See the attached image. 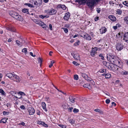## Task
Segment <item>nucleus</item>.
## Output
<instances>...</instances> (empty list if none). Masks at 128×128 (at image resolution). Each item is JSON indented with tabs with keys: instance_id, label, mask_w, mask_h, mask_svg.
Here are the masks:
<instances>
[{
	"instance_id": "f257e3e1",
	"label": "nucleus",
	"mask_w": 128,
	"mask_h": 128,
	"mask_svg": "<svg viewBox=\"0 0 128 128\" xmlns=\"http://www.w3.org/2000/svg\"><path fill=\"white\" fill-rule=\"evenodd\" d=\"M10 15L13 18L18 20L20 21H22L23 20L22 17L16 12H10Z\"/></svg>"
},
{
	"instance_id": "f03ea898",
	"label": "nucleus",
	"mask_w": 128,
	"mask_h": 128,
	"mask_svg": "<svg viewBox=\"0 0 128 128\" xmlns=\"http://www.w3.org/2000/svg\"><path fill=\"white\" fill-rule=\"evenodd\" d=\"M44 12L50 15H53L56 14L57 11L56 10L51 8L50 10H45Z\"/></svg>"
},
{
	"instance_id": "7ed1b4c3",
	"label": "nucleus",
	"mask_w": 128,
	"mask_h": 128,
	"mask_svg": "<svg viewBox=\"0 0 128 128\" xmlns=\"http://www.w3.org/2000/svg\"><path fill=\"white\" fill-rule=\"evenodd\" d=\"M12 80L18 82H20V80L19 77L15 74H14Z\"/></svg>"
},
{
	"instance_id": "20e7f679",
	"label": "nucleus",
	"mask_w": 128,
	"mask_h": 128,
	"mask_svg": "<svg viewBox=\"0 0 128 128\" xmlns=\"http://www.w3.org/2000/svg\"><path fill=\"white\" fill-rule=\"evenodd\" d=\"M123 48V46L121 42L117 43L116 46V49L120 51L122 50Z\"/></svg>"
},
{
	"instance_id": "39448f33",
	"label": "nucleus",
	"mask_w": 128,
	"mask_h": 128,
	"mask_svg": "<svg viewBox=\"0 0 128 128\" xmlns=\"http://www.w3.org/2000/svg\"><path fill=\"white\" fill-rule=\"evenodd\" d=\"M115 56L113 58H112L109 61L112 64L116 65H118L120 63V62L118 61L115 60Z\"/></svg>"
},
{
	"instance_id": "423d86ee",
	"label": "nucleus",
	"mask_w": 128,
	"mask_h": 128,
	"mask_svg": "<svg viewBox=\"0 0 128 128\" xmlns=\"http://www.w3.org/2000/svg\"><path fill=\"white\" fill-rule=\"evenodd\" d=\"M80 36L87 40H90L91 39V38L90 36L86 33L82 34Z\"/></svg>"
},
{
	"instance_id": "0eeeda50",
	"label": "nucleus",
	"mask_w": 128,
	"mask_h": 128,
	"mask_svg": "<svg viewBox=\"0 0 128 128\" xmlns=\"http://www.w3.org/2000/svg\"><path fill=\"white\" fill-rule=\"evenodd\" d=\"M42 3V0H34V4L35 6H40Z\"/></svg>"
},
{
	"instance_id": "6e6552de",
	"label": "nucleus",
	"mask_w": 128,
	"mask_h": 128,
	"mask_svg": "<svg viewBox=\"0 0 128 128\" xmlns=\"http://www.w3.org/2000/svg\"><path fill=\"white\" fill-rule=\"evenodd\" d=\"M28 110L30 115H33L35 113V111L34 109L31 107H28Z\"/></svg>"
},
{
	"instance_id": "1a4fd4ad",
	"label": "nucleus",
	"mask_w": 128,
	"mask_h": 128,
	"mask_svg": "<svg viewBox=\"0 0 128 128\" xmlns=\"http://www.w3.org/2000/svg\"><path fill=\"white\" fill-rule=\"evenodd\" d=\"M70 14L69 12L66 13L65 14L64 16V19L65 20H68L70 17Z\"/></svg>"
},
{
	"instance_id": "9d476101",
	"label": "nucleus",
	"mask_w": 128,
	"mask_h": 128,
	"mask_svg": "<svg viewBox=\"0 0 128 128\" xmlns=\"http://www.w3.org/2000/svg\"><path fill=\"white\" fill-rule=\"evenodd\" d=\"M123 40H124L125 42L128 43V32L124 33Z\"/></svg>"
},
{
	"instance_id": "9b49d317",
	"label": "nucleus",
	"mask_w": 128,
	"mask_h": 128,
	"mask_svg": "<svg viewBox=\"0 0 128 128\" xmlns=\"http://www.w3.org/2000/svg\"><path fill=\"white\" fill-rule=\"evenodd\" d=\"M107 58L108 61L110 60L112 58H113L114 57V55L111 53H109L106 56Z\"/></svg>"
},
{
	"instance_id": "f8f14e48",
	"label": "nucleus",
	"mask_w": 128,
	"mask_h": 128,
	"mask_svg": "<svg viewBox=\"0 0 128 128\" xmlns=\"http://www.w3.org/2000/svg\"><path fill=\"white\" fill-rule=\"evenodd\" d=\"M73 58L76 60H80V57L79 54H72Z\"/></svg>"
},
{
	"instance_id": "ddd939ff",
	"label": "nucleus",
	"mask_w": 128,
	"mask_h": 128,
	"mask_svg": "<svg viewBox=\"0 0 128 128\" xmlns=\"http://www.w3.org/2000/svg\"><path fill=\"white\" fill-rule=\"evenodd\" d=\"M107 31V29L104 26L102 27L100 29V32L101 34H103L105 33Z\"/></svg>"
},
{
	"instance_id": "4468645a",
	"label": "nucleus",
	"mask_w": 128,
	"mask_h": 128,
	"mask_svg": "<svg viewBox=\"0 0 128 128\" xmlns=\"http://www.w3.org/2000/svg\"><path fill=\"white\" fill-rule=\"evenodd\" d=\"M108 18L112 21H114L116 20V18L113 15H110L108 16Z\"/></svg>"
},
{
	"instance_id": "2eb2a0df",
	"label": "nucleus",
	"mask_w": 128,
	"mask_h": 128,
	"mask_svg": "<svg viewBox=\"0 0 128 128\" xmlns=\"http://www.w3.org/2000/svg\"><path fill=\"white\" fill-rule=\"evenodd\" d=\"M42 105L44 110L45 111L47 112V110L46 107V104L45 103L43 102H42Z\"/></svg>"
},
{
	"instance_id": "dca6fc26",
	"label": "nucleus",
	"mask_w": 128,
	"mask_h": 128,
	"mask_svg": "<svg viewBox=\"0 0 128 128\" xmlns=\"http://www.w3.org/2000/svg\"><path fill=\"white\" fill-rule=\"evenodd\" d=\"M14 75V74H12L11 73H8L7 74L6 76L12 80V78Z\"/></svg>"
},
{
	"instance_id": "f3484780",
	"label": "nucleus",
	"mask_w": 128,
	"mask_h": 128,
	"mask_svg": "<svg viewBox=\"0 0 128 128\" xmlns=\"http://www.w3.org/2000/svg\"><path fill=\"white\" fill-rule=\"evenodd\" d=\"M70 101L72 103H74V100L75 99L72 96H70L69 97Z\"/></svg>"
},
{
	"instance_id": "a211bd4d",
	"label": "nucleus",
	"mask_w": 128,
	"mask_h": 128,
	"mask_svg": "<svg viewBox=\"0 0 128 128\" xmlns=\"http://www.w3.org/2000/svg\"><path fill=\"white\" fill-rule=\"evenodd\" d=\"M16 42L17 45L20 47H21L22 45V43L20 42L19 41L16 40Z\"/></svg>"
},
{
	"instance_id": "6ab92c4d",
	"label": "nucleus",
	"mask_w": 128,
	"mask_h": 128,
	"mask_svg": "<svg viewBox=\"0 0 128 128\" xmlns=\"http://www.w3.org/2000/svg\"><path fill=\"white\" fill-rule=\"evenodd\" d=\"M6 28L7 30H9L10 31L12 32H15V30H14L13 29V28L12 27H6Z\"/></svg>"
},
{
	"instance_id": "aec40b11",
	"label": "nucleus",
	"mask_w": 128,
	"mask_h": 128,
	"mask_svg": "<svg viewBox=\"0 0 128 128\" xmlns=\"http://www.w3.org/2000/svg\"><path fill=\"white\" fill-rule=\"evenodd\" d=\"M81 75L82 76L85 80L88 77V75L85 73H81Z\"/></svg>"
},
{
	"instance_id": "412c9836",
	"label": "nucleus",
	"mask_w": 128,
	"mask_h": 128,
	"mask_svg": "<svg viewBox=\"0 0 128 128\" xmlns=\"http://www.w3.org/2000/svg\"><path fill=\"white\" fill-rule=\"evenodd\" d=\"M24 5L26 6H27L31 8H33L34 7V6L32 4L30 3H25Z\"/></svg>"
},
{
	"instance_id": "4be33fe9",
	"label": "nucleus",
	"mask_w": 128,
	"mask_h": 128,
	"mask_svg": "<svg viewBox=\"0 0 128 128\" xmlns=\"http://www.w3.org/2000/svg\"><path fill=\"white\" fill-rule=\"evenodd\" d=\"M96 52L94 51L93 50H92L90 53V55L92 56H95V54Z\"/></svg>"
},
{
	"instance_id": "5701e85b",
	"label": "nucleus",
	"mask_w": 128,
	"mask_h": 128,
	"mask_svg": "<svg viewBox=\"0 0 128 128\" xmlns=\"http://www.w3.org/2000/svg\"><path fill=\"white\" fill-rule=\"evenodd\" d=\"M106 70L105 69H102L100 70V72L102 73H106Z\"/></svg>"
},
{
	"instance_id": "b1692460",
	"label": "nucleus",
	"mask_w": 128,
	"mask_h": 128,
	"mask_svg": "<svg viewBox=\"0 0 128 128\" xmlns=\"http://www.w3.org/2000/svg\"><path fill=\"white\" fill-rule=\"evenodd\" d=\"M34 22H35V23L37 24H40V22H42L43 24H44V23L41 21H40L38 20L37 19H35L34 20Z\"/></svg>"
},
{
	"instance_id": "393cba45",
	"label": "nucleus",
	"mask_w": 128,
	"mask_h": 128,
	"mask_svg": "<svg viewBox=\"0 0 128 128\" xmlns=\"http://www.w3.org/2000/svg\"><path fill=\"white\" fill-rule=\"evenodd\" d=\"M6 121V118H4L1 119L0 121V123L2 122L4 123H5Z\"/></svg>"
},
{
	"instance_id": "a878e982",
	"label": "nucleus",
	"mask_w": 128,
	"mask_h": 128,
	"mask_svg": "<svg viewBox=\"0 0 128 128\" xmlns=\"http://www.w3.org/2000/svg\"><path fill=\"white\" fill-rule=\"evenodd\" d=\"M28 10V9L24 8L22 10V12L24 13H26L27 14H28L29 13Z\"/></svg>"
},
{
	"instance_id": "bb28decb",
	"label": "nucleus",
	"mask_w": 128,
	"mask_h": 128,
	"mask_svg": "<svg viewBox=\"0 0 128 128\" xmlns=\"http://www.w3.org/2000/svg\"><path fill=\"white\" fill-rule=\"evenodd\" d=\"M105 77L106 78H109L111 77V75L110 74H106L105 75Z\"/></svg>"
},
{
	"instance_id": "cd10ccee",
	"label": "nucleus",
	"mask_w": 128,
	"mask_h": 128,
	"mask_svg": "<svg viewBox=\"0 0 128 128\" xmlns=\"http://www.w3.org/2000/svg\"><path fill=\"white\" fill-rule=\"evenodd\" d=\"M0 93H1L2 95H5L6 94L5 93L3 90L1 88H0Z\"/></svg>"
},
{
	"instance_id": "c85d7f7f",
	"label": "nucleus",
	"mask_w": 128,
	"mask_h": 128,
	"mask_svg": "<svg viewBox=\"0 0 128 128\" xmlns=\"http://www.w3.org/2000/svg\"><path fill=\"white\" fill-rule=\"evenodd\" d=\"M10 93L12 94L13 96H15V95L18 93L17 92H14V91H11L10 92Z\"/></svg>"
},
{
	"instance_id": "c756f323",
	"label": "nucleus",
	"mask_w": 128,
	"mask_h": 128,
	"mask_svg": "<svg viewBox=\"0 0 128 128\" xmlns=\"http://www.w3.org/2000/svg\"><path fill=\"white\" fill-rule=\"evenodd\" d=\"M122 74L124 75H128V72L126 71H122Z\"/></svg>"
},
{
	"instance_id": "7c9ffc66",
	"label": "nucleus",
	"mask_w": 128,
	"mask_h": 128,
	"mask_svg": "<svg viewBox=\"0 0 128 128\" xmlns=\"http://www.w3.org/2000/svg\"><path fill=\"white\" fill-rule=\"evenodd\" d=\"M122 4L125 6L128 7V2L127 1H126L123 2Z\"/></svg>"
},
{
	"instance_id": "2f4dec72",
	"label": "nucleus",
	"mask_w": 128,
	"mask_h": 128,
	"mask_svg": "<svg viewBox=\"0 0 128 128\" xmlns=\"http://www.w3.org/2000/svg\"><path fill=\"white\" fill-rule=\"evenodd\" d=\"M74 80H78V76L76 74L74 75Z\"/></svg>"
},
{
	"instance_id": "473e14b6",
	"label": "nucleus",
	"mask_w": 128,
	"mask_h": 128,
	"mask_svg": "<svg viewBox=\"0 0 128 128\" xmlns=\"http://www.w3.org/2000/svg\"><path fill=\"white\" fill-rule=\"evenodd\" d=\"M62 29L64 30V32L65 33H67L68 32V29L65 28H62Z\"/></svg>"
},
{
	"instance_id": "72a5a7b5",
	"label": "nucleus",
	"mask_w": 128,
	"mask_h": 128,
	"mask_svg": "<svg viewBox=\"0 0 128 128\" xmlns=\"http://www.w3.org/2000/svg\"><path fill=\"white\" fill-rule=\"evenodd\" d=\"M73 112L74 113H76L79 112V110L76 108H74L73 110Z\"/></svg>"
},
{
	"instance_id": "f704fd0d",
	"label": "nucleus",
	"mask_w": 128,
	"mask_h": 128,
	"mask_svg": "<svg viewBox=\"0 0 128 128\" xmlns=\"http://www.w3.org/2000/svg\"><path fill=\"white\" fill-rule=\"evenodd\" d=\"M116 12L119 14H121L122 12V11L120 9H118L117 10Z\"/></svg>"
},
{
	"instance_id": "c9c22d12",
	"label": "nucleus",
	"mask_w": 128,
	"mask_h": 128,
	"mask_svg": "<svg viewBox=\"0 0 128 128\" xmlns=\"http://www.w3.org/2000/svg\"><path fill=\"white\" fill-rule=\"evenodd\" d=\"M60 7L62 8L64 10H65L66 9V6L64 5H60V6L59 7Z\"/></svg>"
},
{
	"instance_id": "e433bc0d",
	"label": "nucleus",
	"mask_w": 128,
	"mask_h": 128,
	"mask_svg": "<svg viewBox=\"0 0 128 128\" xmlns=\"http://www.w3.org/2000/svg\"><path fill=\"white\" fill-rule=\"evenodd\" d=\"M54 63V60H52L50 62V64L49 65V67L50 68L52 67V66L53 65V64Z\"/></svg>"
},
{
	"instance_id": "4c0bfd02",
	"label": "nucleus",
	"mask_w": 128,
	"mask_h": 128,
	"mask_svg": "<svg viewBox=\"0 0 128 128\" xmlns=\"http://www.w3.org/2000/svg\"><path fill=\"white\" fill-rule=\"evenodd\" d=\"M58 126L62 128H66V125H64L62 124H58Z\"/></svg>"
},
{
	"instance_id": "58836bf2",
	"label": "nucleus",
	"mask_w": 128,
	"mask_h": 128,
	"mask_svg": "<svg viewBox=\"0 0 128 128\" xmlns=\"http://www.w3.org/2000/svg\"><path fill=\"white\" fill-rule=\"evenodd\" d=\"M22 52H24L25 54L27 52V49L26 48H24L22 50Z\"/></svg>"
},
{
	"instance_id": "ea45409f",
	"label": "nucleus",
	"mask_w": 128,
	"mask_h": 128,
	"mask_svg": "<svg viewBox=\"0 0 128 128\" xmlns=\"http://www.w3.org/2000/svg\"><path fill=\"white\" fill-rule=\"evenodd\" d=\"M99 56L101 58V59L102 60H104V56H103V55L102 54H100L99 55Z\"/></svg>"
},
{
	"instance_id": "a19ab883",
	"label": "nucleus",
	"mask_w": 128,
	"mask_h": 128,
	"mask_svg": "<svg viewBox=\"0 0 128 128\" xmlns=\"http://www.w3.org/2000/svg\"><path fill=\"white\" fill-rule=\"evenodd\" d=\"M70 123L72 124H74V120L72 119H70L69 121Z\"/></svg>"
},
{
	"instance_id": "79ce46f5",
	"label": "nucleus",
	"mask_w": 128,
	"mask_h": 128,
	"mask_svg": "<svg viewBox=\"0 0 128 128\" xmlns=\"http://www.w3.org/2000/svg\"><path fill=\"white\" fill-rule=\"evenodd\" d=\"M42 125H43L45 127H48V126L44 122H42Z\"/></svg>"
},
{
	"instance_id": "37998d69",
	"label": "nucleus",
	"mask_w": 128,
	"mask_h": 128,
	"mask_svg": "<svg viewBox=\"0 0 128 128\" xmlns=\"http://www.w3.org/2000/svg\"><path fill=\"white\" fill-rule=\"evenodd\" d=\"M73 109V108L71 107L69 108L68 109V110L69 112H72V110Z\"/></svg>"
},
{
	"instance_id": "c03bdc74",
	"label": "nucleus",
	"mask_w": 128,
	"mask_h": 128,
	"mask_svg": "<svg viewBox=\"0 0 128 128\" xmlns=\"http://www.w3.org/2000/svg\"><path fill=\"white\" fill-rule=\"evenodd\" d=\"M44 24H41V26H42V27L44 29H46V28L47 27L46 26V25Z\"/></svg>"
},
{
	"instance_id": "a18cd8bd",
	"label": "nucleus",
	"mask_w": 128,
	"mask_h": 128,
	"mask_svg": "<svg viewBox=\"0 0 128 128\" xmlns=\"http://www.w3.org/2000/svg\"><path fill=\"white\" fill-rule=\"evenodd\" d=\"M38 62H39L40 63V66H41V64L42 62V60L41 58H39L38 60Z\"/></svg>"
},
{
	"instance_id": "49530a36",
	"label": "nucleus",
	"mask_w": 128,
	"mask_h": 128,
	"mask_svg": "<svg viewBox=\"0 0 128 128\" xmlns=\"http://www.w3.org/2000/svg\"><path fill=\"white\" fill-rule=\"evenodd\" d=\"M86 80H87L88 81L90 82L91 80H92V79L90 78L88 76L87 78H86Z\"/></svg>"
},
{
	"instance_id": "de8ad7c7",
	"label": "nucleus",
	"mask_w": 128,
	"mask_h": 128,
	"mask_svg": "<svg viewBox=\"0 0 128 128\" xmlns=\"http://www.w3.org/2000/svg\"><path fill=\"white\" fill-rule=\"evenodd\" d=\"M124 20L125 22L128 21V16H126L124 18Z\"/></svg>"
},
{
	"instance_id": "09e8293b",
	"label": "nucleus",
	"mask_w": 128,
	"mask_h": 128,
	"mask_svg": "<svg viewBox=\"0 0 128 128\" xmlns=\"http://www.w3.org/2000/svg\"><path fill=\"white\" fill-rule=\"evenodd\" d=\"M89 84H84L83 85V86L84 88H87L88 87V86H89Z\"/></svg>"
},
{
	"instance_id": "8fccbe9b",
	"label": "nucleus",
	"mask_w": 128,
	"mask_h": 128,
	"mask_svg": "<svg viewBox=\"0 0 128 128\" xmlns=\"http://www.w3.org/2000/svg\"><path fill=\"white\" fill-rule=\"evenodd\" d=\"M9 114V112H7L4 111L3 112V114L4 115H8V114Z\"/></svg>"
},
{
	"instance_id": "3c124183",
	"label": "nucleus",
	"mask_w": 128,
	"mask_h": 128,
	"mask_svg": "<svg viewBox=\"0 0 128 128\" xmlns=\"http://www.w3.org/2000/svg\"><path fill=\"white\" fill-rule=\"evenodd\" d=\"M94 111L96 112H98L99 113H101V111H100L99 109H96L94 110Z\"/></svg>"
},
{
	"instance_id": "603ef678",
	"label": "nucleus",
	"mask_w": 128,
	"mask_h": 128,
	"mask_svg": "<svg viewBox=\"0 0 128 128\" xmlns=\"http://www.w3.org/2000/svg\"><path fill=\"white\" fill-rule=\"evenodd\" d=\"M80 42V41L78 40H77V42H75L74 44V45L75 46H78L79 45L78 43Z\"/></svg>"
},
{
	"instance_id": "864d4df0",
	"label": "nucleus",
	"mask_w": 128,
	"mask_h": 128,
	"mask_svg": "<svg viewBox=\"0 0 128 128\" xmlns=\"http://www.w3.org/2000/svg\"><path fill=\"white\" fill-rule=\"evenodd\" d=\"M98 48L97 47H95L94 48H92V50H93L94 51L96 52Z\"/></svg>"
},
{
	"instance_id": "5fc2aeb1",
	"label": "nucleus",
	"mask_w": 128,
	"mask_h": 128,
	"mask_svg": "<svg viewBox=\"0 0 128 128\" xmlns=\"http://www.w3.org/2000/svg\"><path fill=\"white\" fill-rule=\"evenodd\" d=\"M106 104H108L110 102V100L109 99H107L106 100Z\"/></svg>"
},
{
	"instance_id": "6e6d98bb",
	"label": "nucleus",
	"mask_w": 128,
	"mask_h": 128,
	"mask_svg": "<svg viewBox=\"0 0 128 128\" xmlns=\"http://www.w3.org/2000/svg\"><path fill=\"white\" fill-rule=\"evenodd\" d=\"M72 63L73 64H74V65L76 66H78L79 65V64L78 63H77L75 61H73L72 62Z\"/></svg>"
},
{
	"instance_id": "4d7b16f0",
	"label": "nucleus",
	"mask_w": 128,
	"mask_h": 128,
	"mask_svg": "<svg viewBox=\"0 0 128 128\" xmlns=\"http://www.w3.org/2000/svg\"><path fill=\"white\" fill-rule=\"evenodd\" d=\"M100 8H98L96 9V11L98 13H100Z\"/></svg>"
},
{
	"instance_id": "13d9d810",
	"label": "nucleus",
	"mask_w": 128,
	"mask_h": 128,
	"mask_svg": "<svg viewBox=\"0 0 128 128\" xmlns=\"http://www.w3.org/2000/svg\"><path fill=\"white\" fill-rule=\"evenodd\" d=\"M30 54L31 56L33 57H35L36 56V55L34 54V55L32 52H30Z\"/></svg>"
},
{
	"instance_id": "bf43d9fd",
	"label": "nucleus",
	"mask_w": 128,
	"mask_h": 128,
	"mask_svg": "<svg viewBox=\"0 0 128 128\" xmlns=\"http://www.w3.org/2000/svg\"><path fill=\"white\" fill-rule=\"evenodd\" d=\"M39 17L42 19H44V15H40Z\"/></svg>"
},
{
	"instance_id": "052dcab7",
	"label": "nucleus",
	"mask_w": 128,
	"mask_h": 128,
	"mask_svg": "<svg viewBox=\"0 0 128 128\" xmlns=\"http://www.w3.org/2000/svg\"><path fill=\"white\" fill-rule=\"evenodd\" d=\"M90 82L92 84L94 85V84L95 82L92 80H91L90 81Z\"/></svg>"
},
{
	"instance_id": "680f3d73",
	"label": "nucleus",
	"mask_w": 128,
	"mask_h": 128,
	"mask_svg": "<svg viewBox=\"0 0 128 128\" xmlns=\"http://www.w3.org/2000/svg\"><path fill=\"white\" fill-rule=\"evenodd\" d=\"M20 108L22 109H25V107L24 105L21 106L20 107Z\"/></svg>"
},
{
	"instance_id": "e2e57ef3",
	"label": "nucleus",
	"mask_w": 128,
	"mask_h": 128,
	"mask_svg": "<svg viewBox=\"0 0 128 128\" xmlns=\"http://www.w3.org/2000/svg\"><path fill=\"white\" fill-rule=\"evenodd\" d=\"M49 28L50 29L52 30V26L51 24H49Z\"/></svg>"
},
{
	"instance_id": "0e129e2a",
	"label": "nucleus",
	"mask_w": 128,
	"mask_h": 128,
	"mask_svg": "<svg viewBox=\"0 0 128 128\" xmlns=\"http://www.w3.org/2000/svg\"><path fill=\"white\" fill-rule=\"evenodd\" d=\"M70 26V25L69 24H66L65 26L67 28H69Z\"/></svg>"
},
{
	"instance_id": "69168bd1",
	"label": "nucleus",
	"mask_w": 128,
	"mask_h": 128,
	"mask_svg": "<svg viewBox=\"0 0 128 128\" xmlns=\"http://www.w3.org/2000/svg\"><path fill=\"white\" fill-rule=\"evenodd\" d=\"M113 28L114 30H116L117 28L118 27L117 26H113Z\"/></svg>"
},
{
	"instance_id": "338daca9",
	"label": "nucleus",
	"mask_w": 128,
	"mask_h": 128,
	"mask_svg": "<svg viewBox=\"0 0 128 128\" xmlns=\"http://www.w3.org/2000/svg\"><path fill=\"white\" fill-rule=\"evenodd\" d=\"M112 106H113V104H114V106H116V104L114 103V102H112Z\"/></svg>"
},
{
	"instance_id": "774afa93",
	"label": "nucleus",
	"mask_w": 128,
	"mask_h": 128,
	"mask_svg": "<svg viewBox=\"0 0 128 128\" xmlns=\"http://www.w3.org/2000/svg\"><path fill=\"white\" fill-rule=\"evenodd\" d=\"M21 124L23 126H24L25 124V123L23 122H22L21 124Z\"/></svg>"
}]
</instances>
